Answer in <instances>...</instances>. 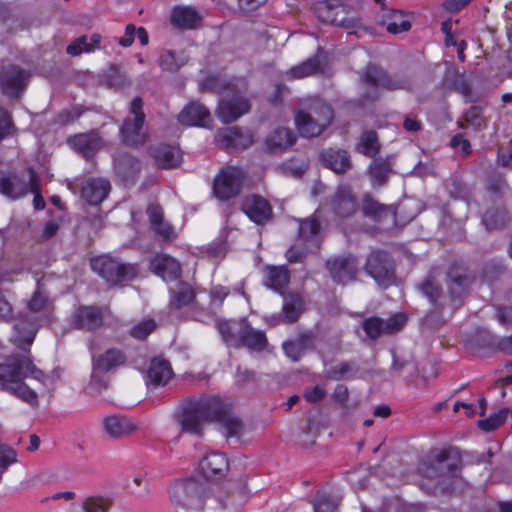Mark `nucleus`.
Returning <instances> with one entry per match:
<instances>
[{
	"label": "nucleus",
	"instance_id": "1",
	"mask_svg": "<svg viewBox=\"0 0 512 512\" xmlns=\"http://www.w3.org/2000/svg\"><path fill=\"white\" fill-rule=\"evenodd\" d=\"M51 378L27 355H13L0 363V386L32 408L39 406V395L51 394Z\"/></svg>",
	"mask_w": 512,
	"mask_h": 512
},
{
	"label": "nucleus",
	"instance_id": "2",
	"mask_svg": "<svg viewBox=\"0 0 512 512\" xmlns=\"http://www.w3.org/2000/svg\"><path fill=\"white\" fill-rule=\"evenodd\" d=\"M222 411V400L218 397L204 396L189 400L175 415L181 432L200 436L206 423L214 421Z\"/></svg>",
	"mask_w": 512,
	"mask_h": 512
},
{
	"label": "nucleus",
	"instance_id": "3",
	"mask_svg": "<svg viewBox=\"0 0 512 512\" xmlns=\"http://www.w3.org/2000/svg\"><path fill=\"white\" fill-rule=\"evenodd\" d=\"M332 107L318 98L304 99L295 111V125L301 136H319L333 121Z\"/></svg>",
	"mask_w": 512,
	"mask_h": 512
},
{
	"label": "nucleus",
	"instance_id": "4",
	"mask_svg": "<svg viewBox=\"0 0 512 512\" xmlns=\"http://www.w3.org/2000/svg\"><path fill=\"white\" fill-rule=\"evenodd\" d=\"M460 459L449 450L437 451L428 462L423 463L421 473L436 479L443 490H456L461 485L459 477Z\"/></svg>",
	"mask_w": 512,
	"mask_h": 512
},
{
	"label": "nucleus",
	"instance_id": "5",
	"mask_svg": "<svg viewBox=\"0 0 512 512\" xmlns=\"http://www.w3.org/2000/svg\"><path fill=\"white\" fill-rule=\"evenodd\" d=\"M217 328L224 342L233 347H246L252 351L266 348L267 338L263 331L251 327L246 320H218Z\"/></svg>",
	"mask_w": 512,
	"mask_h": 512
},
{
	"label": "nucleus",
	"instance_id": "6",
	"mask_svg": "<svg viewBox=\"0 0 512 512\" xmlns=\"http://www.w3.org/2000/svg\"><path fill=\"white\" fill-rule=\"evenodd\" d=\"M363 85V98L366 101H374L379 98V90H410L411 80L406 76L389 75L381 67L369 64L361 73Z\"/></svg>",
	"mask_w": 512,
	"mask_h": 512
},
{
	"label": "nucleus",
	"instance_id": "7",
	"mask_svg": "<svg viewBox=\"0 0 512 512\" xmlns=\"http://www.w3.org/2000/svg\"><path fill=\"white\" fill-rule=\"evenodd\" d=\"M170 499L177 509L202 511L205 506L203 485L194 478L175 481L169 489Z\"/></svg>",
	"mask_w": 512,
	"mask_h": 512
},
{
	"label": "nucleus",
	"instance_id": "8",
	"mask_svg": "<svg viewBox=\"0 0 512 512\" xmlns=\"http://www.w3.org/2000/svg\"><path fill=\"white\" fill-rule=\"evenodd\" d=\"M91 267L94 272L112 285L130 281L137 274L135 265L124 263L110 255H101L91 259Z\"/></svg>",
	"mask_w": 512,
	"mask_h": 512
},
{
	"label": "nucleus",
	"instance_id": "9",
	"mask_svg": "<svg viewBox=\"0 0 512 512\" xmlns=\"http://www.w3.org/2000/svg\"><path fill=\"white\" fill-rule=\"evenodd\" d=\"M245 174L235 166H226L220 170L213 181V193L221 201L236 197L243 186Z\"/></svg>",
	"mask_w": 512,
	"mask_h": 512
},
{
	"label": "nucleus",
	"instance_id": "10",
	"mask_svg": "<svg viewBox=\"0 0 512 512\" xmlns=\"http://www.w3.org/2000/svg\"><path fill=\"white\" fill-rule=\"evenodd\" d=\"M142 108V99L140 97H135L130 105V116L124 120L120 129L123 141L128 145L138 146L145 142V115Z\"/></svg>",
	"mask_w": 512,
	"mask_h": 512
},
{
	"label": "nucleus",
	"instance_id": "11",
	"mask_svg": "<svg viewBox=\"0 0 512 512\" xmlns=\"http://www.w3.org/2000/svg\"><path fill=\"white\" fill-rule=\"evenodd\" d=\"M366 272L380 285L388 286L394 281V268L389 255L373 251L365 264Z\"/></svg>",
	"mask_w": 512,
	"mask_h": 512
},
{
	"label": "nucleus",
	"instance_id": "12",
	"mask_svg": "<svg viewBox=\"0 0 512 512\" xmlns=\"http://www.w3.org/2000/svg\"><path fill=\"white\" fill-rule=\"evenodd\" d=\"M251 109L249 100L241 94H226L219 101L216 114L223 123H231Z\"/></svg>",
	"mask_w": 512,
	"mask_h": 512
},
{
	"label": "nucleus",
	"instance_id": "13",
	"mask_svg": "<svg viewBox=\"0 0 512 512\" xmlns=\"http://www.w3.org/2000/svg\"><path fill=\"white\" fill-rule=\"evenodd\" d=\"M30 74L19 66L9 64L0 72L2 92L9 97H18L26 88Z\"/></svg>",
	"mask_w": 512,
	"mask_h": 512
},
{
	"label": "nucleus",
	"instance_id": "14",
	"mask_svg": "<svg viewBox=\"0 0 512 512\" xmlns=\"http://www.w3.org/2000/svg\"><path fill=\"white\" fill-rule=\"evenodd\" d=\"M319 17L322 21L331 23L343 28H355L360 25V19L352 13L347 5H328L324 4L318 9Z\"/></svg>",
	"mask_w": 512,
	"mask_h": 512
},
{
	"label": "nucleus",
	"instance_id": "15",
	"mask_svg": "<svg viewBox=\"0 0 512 512\" xmlns=\"http://www.w3.org/2000/svg\"><path fill=\"white\" fill-rule=\"evenodd\" d=\"M407 318L403 313H397L384 320L379 317H370L363 321L362 327L368 337L377 339L382 334H392L400 331Z\"/></svg>",
	"mask_w": 512,
	"mask_h": 512
},
{
	"label": "nucleus",
	"instance_id": "16",
	"mask_svg": "<svg viewBox=\"0 0 512 512\" xmlns=\"http://www.w3.org/2000/svg\"><path fill=\"white\" fill-rule=\"evenodd\" d=\"M241 210L256 224H264L272 218L273 209L262 196L250 194L241 201Z\"/></svg>",
	"mask_w": 512,
	"mask_h": 512
},
{
	"label": "nucleus",
	"instance_id": "17",
	"mask_svg": "<svg viewBox=\"0 0 512 512\" xmlns=\"http://www.w3.org/2000/svg\"><path fill=\"white\" fill-rule=\"evenodd\" d=\"M327 269L334 281L346 284L353 281L358 271V263L354 256H338L327 260Z\"/></svg>",
	"mask_w": 512,
	"mask_h": 512
},
{
	"label": "nucleus",
	"instance_id": "18",
	"mask_svg": "<svg viewBox=\"0 0 512 512\" xmlns=\"http://www.w3.org/2000/svg\"><path fill=\"white\" fill-rule=\"evenodd\" d=\"M200 473L210 480L224 478L229 471V460L224 453H207L199 462Z\"/></svg>",
	"mask_w": 512,
	"mask_h": 512
},
{
	"label": "nucleus",
	"instance_id": "19",
	"mask_svg": "<svg viewBox=\"0 0 512 512\" xmlns=\"http://www.w3.org/2000/svg\"><path fill=\"white\" fill-rule=\"evenodd\" d=\"M215 138L219 145L224 148L244 149L253 143L252 134L237 126L219 129Z\"/></svg>",
	"mask_w": 512,
	"mask_h": 512
},
{
	"label": "nucleus",
	"instance_id": "20",
	"mask_svg": "<svg viewBox=\"0 0 512 512\" xmlns=\"http://www.w3.org/2000/svg\"><path fill=\"white\" fill-rule=\"evenodd\" d=\"M178 121L184 126L208 127L212 122L211 113L203 104L188 103L178 114Z\"/></svg>",
	"mask_w": 512,
	"mask_h": 512
},
{
	"label": "nucleus",
	"instance_id": "21",
	"mask_svg": "<svg viewBox=\"0 0 512 512\" xmlns=\"http://www.w3.org/2000/svg\"><path fill=\"white\" fill-rule=\"evenodd\" d=\"M105 434L113 439L126 437L137 430L136 425L124 415H109L102 420Z\"/></svg>",
	"mask_w": 512,
	"mask_h": 512
},
{
	"label": "nucleus",
	"instance_id": "22",
	"mask_svg": "<svg viewBox=\"0 0 512 512\" xmlns=\"http://www.w3.org/2000/svg\"><path fill=\"white\" fill-rule=\"evenodd\" d=\"M72 323L80 330H95L103 323L102 312L95 306H81L74 312Z\"/></svg>",
	"mask_w": 512,
	"mask_h": 512
},
{
	"label": "nucleus",
	"instance_id": "23",
	"mask_svg": "<svg viewBox=\"0 0 512 512\" xmlns=\"http://www.w3.org/2000/svg\"><path fill=\"white\" fill-rule=\"evenodd\" d=\"M110 189L108 180L89 178L81 188V197L91 205H98L108 196Z\"/></svg>",
	"mask_w": 512,
	"mask_h": 512
},
{
	"label": "nucleus",
	"instance_id": "24",
	"mask_svg": "<svg viewBox=\"0 0 512 512\" xmlns=\"http://www.w3.org/2000/svg\"><path fill=\"white\" fill-rule=\"evenodd\" d=\"M332 209L340 217H349L353 215L358 207L355 196L350 187L339 186L332 199Z\"/></svg>",
	"mask_w": 512,
	"mask_h": 512
},
{
	"label": "nucleus",
	"instance_id": "25",
	"mask_svg": "<svg viewBox=\"0 0 512 512\" xmlns=\"http://www.w3.org/2000/svg\"><path fill=\"white\" fill-rule=\"evenodd\" d=\"M214 421L219 422L222 433L227 439H239L244 431L242 421L230 411L228 406L222 401V411L215 416Z\"/></svg>",
	"mask_w": 512,
	"mask_h": 512
},
{
	"label": "nucleus",
	"instance_id": "26",
	"mask_svg": "<svg viewBox=\"0 0 512 512\" xmlns=\"http://www.w3.org/2000/svg\"><path fill=\"white\" fill-rule=\"evenodd\" d=\"M68 142L75 150L86 158L94 155V153L100 150L103 146L102 139L95 131L74 135L69 138Z\"/></svg>",
	"mask_w": 512,
	"mask_h": 512
},
{
	"label": "nucleus",
	"instance_id": "27",
	"mask_svg": "<svg viewBox=\"0 0 512 512\" xmlns=\"http://www.w3.org/2000/svg\"><path fill=\"white\" fill-rule=\"evenodd\" d=\"M36 332L37 325L34 320H28L23 316H19L14 326L12 341L18 348L26 350L31 346Z\"/></svg>",
	"mask_w": 512,
	"mask_h": 512
},
{
	"label": "nucleus",
	"instance_id": "28",
	"mask_svg": "<svg viewBox=\"0 0 512 512\" xmlns=\"http://www.w3.org/2000/svg\"><path fill=\"white\" fill-rule=\"evenodd\" d=\"M173 376L171 365L162 358H154L151 360L146 376L147 385L154 387L164 386Z\"/></svg>",
	"mask_w": 512,
	"mask_h": 512
},
{
	"label": "nucleus",
	"instance_id": "29",
	"mask_svg": "<svg viewBox=\"0 0 512 512\" xmlns=\"http://www.w3.org/2000/svg\"><path fill=\"white\" fill-rule=\"evenodd\" d=\"M153 273L161 276L164 280H174L180 275L181 267L179 262L166 254L156 255L150 262Z\"/></svg>",
	"mask_w": 512,
	"mask_h": 512
},
{
	"label": "nucleus",
	"instance_id": "30",
	"mask_svg": "<svg viewBox=\"0 0 512 512\" xmlns=\"http://www.w3.org/2000/svg\"><path fill=\"white\" fill-rule=\"evenodd\" d=\"M296 141V136L289 128L280 127L271 132L266 138V148L272 153H279L290 148Z\"/></svg>",
	"mask_w": 512,
	"mask_h": 512
},
{
	"label": "nucleus",
	"instance_id": "31",
	"mask_svg": "<svg viewBox=\"0 0 512 512\" xmlns=\"http://www.w3.org/2000/svg\"><path fill=\"white\" fill-rule=\"evenodd\" d=\"M156 164L163 169L176 167L181 162V153L178 148L160 144L151 149Z\"/></svg>",
	"mask_w": 512,
	"mask_h": 512
},
{
	"label": "nucleus",
	"instance_id": "32",
	"mask_svg": "<svg viewBox=\"0 0 512 512\" xmlns=\"http://www.w3.org/2000/svg\"><path fill=\"white\" fill-rule=\"evenodd\" d=\"M290 282V273L285 266H267L264 269V284L278 293L283 290Z\"/></svg>",
	"mask_w": 512,
	"mask_h": 512
},
{
	"label": "nucleus",
	"instance_id": "33",
	"mask_svg": "<svg viewBox=\"0 0 512 512\" xmlns=\"http://www.w3.org/2000/svg\"><path fill=\"white\" fill-rule=\"evenodd\" d=\"M30 189V182L19 178L16 174H8L0 180V192L10 199L25 196Z\"/></svg>",
	"mask_w": 512,
	"mask_h": 512
},
{
	"label": "nucleus",
	"instance_id": "34",
	"mask_svg": "<svg viewBox=\"0 0 512 512\" xmlns=\"http://www.w3.org/2000/svg\"><path fill=\"white\" fill-rule=\"evenodd\" d=\"M469 278L465 268L454 265L448 272V289L451 297L460 299L467 291Z\"/></svg>",
	"mask_w": 512,
	"mask_h": 512
},
{
	"label": "nucleus",
	"instance_id": "35",
	"mask_svg": "<svg viewBox=\"0 0 512 512\" xmlns=\"http://www.w3.org/2000/svg\"><path fill=\"white\" fill-rule=\"evenodd\" d=\"M314 340L312 332H305L300 334L295 340L284 342L283 349L287 357L293 361H298L313 346Z\"/></svg>",
	"mask_w": 512,
	"mask_h": 512
},
{
	"label": "nucleus",
	"instance_id": "36",
	"mask_svg": "<svg viewBox=\"0 0 512 512\" xmlns=\"http://www.w3.org/2000/svg\"><path fill=\"white\" fill-rule=\"evenodd\" d=\"M323 164L336 173L347 171L350 166V158L346 151L340 149H327L321 153Z\"/></svg>",
	"mask_w": 512,
	"mask_h": 512
},
{
	"label": "nucleus",
	"instance_id": "37",
	"mask_svg": "<svg viewBox=\"0 0 512 512\" xmlns=\"http://www.w3.org/2000/svg\"><path fill=\"white\" fill-rule=\"evenodd\" d=\"M381 24L391 34H399L411 29L408 17L398 10H388L382 15Z\"/></svg>",
	"mask_w": 512,
	"mask_h": 512
},
{
	"label": "nucleus",
	"instance_id": "38",
	"mask_svg": "<svg viewBox=\"0 0 512 512\" xmlns=\"http://www.w3.org/2000/svg\"><path fill=\"white\" fill-rule=\"evenodd\" d=\"M304 311V300L297 293L284 296L282 307V320L285 323L296 322Z\"/></svg>",
	"mask_w": 512,
	"mask_h": 512
},
{
	"label": "nucleus",
	"instance_id": "39",
	"mask_svg": "<svg viewBox=\"0 0 512 512\" xmlns=\"http://www.w3.org/2000/svg\"><path fill=\"white\" fill-rule=\"evenodd\" d=\"M126 357L119 349H108L93 361L94 369L97 371L109 372L110 370L124 364Z\"/></svg>",
	"mask_w": 512,
	"mask_h": 512
},
{
	"label": "nucleus",
	"instance_id": "40",
	"mask_svg": "<svg viewBox=\"0 0 512 512\" xmlns=\"http://www.w3.org/2000/svg\"><path fill=\"white\" fill-rule=\"evenodd\" d=\"M323 71V63L320 56L310 58L301 64L288 70L287 75L291 79H300L315 75Z\"/></svg>",
	"mask_w": 512,
	"mask_h": 512
},
{
	"label": "nucleus",
	"instance_id": "41",
	"mask_svg": "<svg viewBox=\"0 0 512 512\" xmlns=\"http://www.w3.org/2000/svg\"><path fill=\"white\" fill-rule=\"evenodd\" d=\"M171 19L172 23L176 26L193 28L200 17L198 12L192 7L177 6L173 9Z\"/></svg>",
	"mask_w": 512,
	"mask_h": 512
},
{
	"label": "nucleus",
	"instance_id": "42",
	"mask_svg": "<svg viewBox=\"0 0 512 512\" xmlns=\"http://www.w3.org/2000/svg\"><path fill=\"white\" fill-rule=\"evenodd\" d=\"M320 223L315 217L304 219L299 224V240L307 242L312 248L318 247Z\"/></svg>",
	"mask_w": 512,
	"mask_h": 512
},
{
	"label": "nucleus",
	"instance_id": "43",
	"mask_svg": "<svg viewBox=\"0 0 512 512\" xmlns=\"http://www.w3.org/2000/svg\"><path fill=\"white\" fill-rule=\"evenodd\" d=\"M188 61L184 52L164 50L161 52L158 63L165 71L175 72L184 66Z\"/></svg>",
	"mask_w": 512,
	"mask_h": 512
},
{
	"label": "nucleus",
	"instance_id": "44",
	"mask_svg": "<svg viewBox=\"0 0 512 512\" xmlns=\"http://www.w3.org/2000/svg\"><path fill=\"white\" fill-rule=\"evenodd\" d=\"M101 36L93 34L90 37L82 36L76 39L67 47V53L72 56L80 55L83 52H92L99 48Z\"/></svg>",
	"mask_w": 512,
	"mask_h": 512
},
{
	"label": "nucleus",
	"instance_id": "45",
	"mask_svg": "<svg viewBox=\"0 0 512 512\" xmlns=\"http://www.w3.org/2000/svg\"><path fill=\"white\" fill-rule=\"evenodd\" d=\"M362 211L365 216L375 221H380L389 215H394V211L391 207L383 205L369 196L365 197L363 200Z\"/></svg>",
	"mask_w": 512,
	"mask_h": 512
},
{
	"label": "nucleus",
	"instance_id": "46",
	"mask_svg": "<svg viewBox=\"0 0 512 512\" xmlns=\"http://www.w3.org/2000/svg\"><path fill=\"white\" fill-rule=\"evenodd\" d=\"M509 217L505 208H493L485 212L482 218V223L488 230H496L503 228Z\"/></svg>",
	"mask_w": 512,
	"mask_h": 512
},
{
	"label": "nucleus",
	"instance_id": "47",
	"mask_svg": "<svg viewBox=\"0 0 512 512\" xmlns=\"http://www.w3.org/2000/svg\"><path fill=\"white\" fill-rule=\"evenodd\" d=\"M391 172V164L385 160H374L369 167V173L374 186H383Z\"/></svg>",
	"mask_w": 512,
	"mask_h": 512
},
{
	"label": "nucleus",
	"instance_id": "48",
	"mask_svg": "<svg viewBox=\"0 0 512 512\" xmlns=\"http://www.w3.org/2000/svg\"><path fill=\"white\" fill-rule=\"evenodd\" d=\"M117 173L125 178L133 177L140 170L138 160L130 155H122L115 161Z\"/></svg>",
	"mask_w": 512,
	"mask_h": 512
},
{
	"label": "nucleus",
	"instance_id": "49",
	"mask_svg": "<svg viewBox=\"0 0 512 512\" xmlns=\"http://www.w3.org/2000/svg\"><path fill=\"white\" fill-rule=\"evenodd\" d=\"M357 150L369 157H373L379 150L378 138L375 131H366L360 138Z\"/></svg>",
	"mask_w": 512,
	"mask_h": 512
},
{
	"label": "nucleus",
	"instance_id": "50",
	"mask_svg": "<svg viewBox=\"0 0 512 512\" xmlns=\"http://www.w3.org/2000/svg\"><path fill=\"white\" fill-rule=\"evenodd\" d=\"M357 371L358 367L354 362H342L328 371V377L333 380H340L353 376Z\"/></svg>",
	"mask_w": 512,
	"mask_h": 512
},
{
	"label": "nucleus",
	"instance_id": "51",
	"mask_svg": "<svg viewBox=\"0 0 512 512\" xmlns=\"http://www.w3.org/2000/svg\"><path fill=\"white\" fill-rule=\"evenodd\" d=\"M509 415L508 409H502L495 414H492L488 419L480 420L478 422L479 428L484 431H493L502 425Z\"/></svg>",
	"mask_w": 512,
	"mask_h": 512
},
{
	"label": "nucleus",
	"instance_id": "52",
	"mask_svg": "<svg viewBox=\"0 0 512 512\" xmlns=\"http://www.w3.org/2000/svg\"><path fill=\"white\" fill-rule=\"evenodd\" d=\"M155 328L156 322L153 319H144L130 329V335L137 340H143L150 335Z\"/></svg>",
	"mask_w": 512,
	"mask_h": 512
},
{
	"label": "nucleus",
	"instance_id": "53",
	"mask_svg": "<svg viewBox=\"0 0 512 512\" xmlns=\"http://www.w3.org/2000/svg\"><path fill=\"white\" fill-rule=\"evenodd\" d=\"M17 462V453L6 444L0 443V480L8 468Z\"/></svg>",
	"mask_w": 512,
	"mask_h": 512
},
{
	"label": "nucleus",
	"instance_id": "54",
	"mask_svg": "<svg viewBox=\"0 0 512 512\" xmlns=\"http://www.w3.org/2000/svg\"><path fill=\"white\" fill-rule=\"evenodd\" d=\"M194 298V292L191 287L187 285H181L178 289V291L175 292L172 300L171 305L180 308L182 306H185L189 304Z\"/></svg>",
	"mask_w": 512,
	"mask_h": 512
},
{
	"label": "nucleus",
	"instance_id": "55",
	"mask_svg": "<svg viewBox=\"0 0 512 512\" xmlns=\"http://www.w3.org/2000/svg\"><path fill=\"white\" fill-rule=\"evenodd\" d=\"M14 133L15 127L10 113L6 109L0 107V141L13 136Z\"/></svg>",
	"mask_w": 512,
	"mask_h": 512
},
{
	"label": "nucleus",
	"instance_id": "56",
	"mask_svg": "<svg viewBox=\"0 0 512 512\" xmlns=\"http://www.w3.org/2000/svg\"><path fill=\"white\" fill-rule=\"evenodd\" d=\"M109 501L102 497H88L82 503L85 512H107Z\"/></svg>",
	"mask_w": 512,
	"mask_h": 512
},
{
	"label": "nucleus",
	"instance_id": "57",
	"mask_svg": "<svg viewBox=\"0 0 512 512\" xmlns=\"http://www.w3.org/2000/svg\"><path fill=\"white\" fill-rule=\"evenodd\" d=\"M423 294L430 299L431 302H436L440 296L441 289L439 284L432 276H429L420 286Z\"/></svg>",
	"mask_w": 512,
	"mask_h": 512
},
{
	"label": "nucleus",
	"instance_id": "58",
	"mask_svg": "<svg viewBox=\"0 0 512 512\" xmlns=\"http://www.w3.org/2000/svg\"><path fill=\"white\" fill-rule=\"evenodd\" d=\"M92 368L94 367L92 366ZM105 373L106 372L104 371H97V369H92L91 380L89 384L91 390L96 393H101L103 390L107 389L108 380L104 375Z\"/></svg>",
	"mask_w": 512,
	"mask_h": 512
},
{
	"label": "nucleus",
	"instance_id": "59",
	"mask_svg": "<svg viewBox=\"0 0 512 512\" xmlns=\"http://www.w3.org/2000/svg\"><path fill=\"white\" fill-rule=\"evenodd\" d=\"M465 121L476 129H481L485 126V121L482 116V111L477 106L470 107L464 114Z\"/></svg>",
	"mask_w": 512,
	"mask_h": 512
},
{
	"label": "nucleus",
	"instance_id": "60",
	"mask_svg": "<svg viewBox=\"0 0 512 512\" xmlns=\"http://www.w3.org/2000/svg\"><path fill=\"white\" fill-rule=\"evenodd\" d=\"M35 194L33 204L35 209L42 210L45 208V201L38 191L37 185V174L31 169L30 170V189Z\"/></svg>",
	"mask_w": 512,
	"mask_h": 512
},
{
	"label": "nucleus",
	"instance_id": "61",
	"mask_svg": "<svg viewBox=\"0 0 512 512\" xmlns=\"http://www.w3.org/2000/svg\"><path fill=\"white\" fill-rule=\"evenodd\" d=\"M314 512H335L336 504L326 495L319 496L313 502Z\"/></svg>",
	"mask_w": 512,
	"mask_h": 512
},
{
	"label": "nucleus",
	"instance_id": "62",
	"mask_svg": "<svg viewBox=\"0 0 512 512\" xmlns=\"http://www.w3.org/2000/svg\"><path fill=\"white\" fill-rule=\"evenodd\" d=\"M450 145L456 152H460L463 156L471 153V145L469 141L463 138L460 134L451 139Z\"/></svg>",
	"mask_w": 512,
	"mask_h": 512
},
{
	"label": "nucleus",
	"instance_id": "63",
	"mask_svg": "<svg viewBox=\"0 0 512 512\" xmlns=\"http://www.w3.org/2000/svg\"><path fill=\"white\" fill-rule=\"evenodd\" d=\"M310 248H312L310 245L306 248L298 244L291 246L286 252V258L291 263L301 262Z\"/></svg>",
	"mask_w": 512,
	"mask_h": 512
},
{
	"label": "nucleus",
	"instance_id": "64",
	"mask_svg": "<svg viewBox=\"0 0 512 512\" xmlns=\"http://www.w3.org/2000/svg\"><path fill=\"white\" fill-rule=\"evenodd\" d=\"M47 305V297L40 291H36L30 301L28 302V309L37 313L45 308Z\"/></svg>",
	"mask_w": 512,
	"mask_h": 512
}]
</instances>
